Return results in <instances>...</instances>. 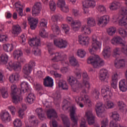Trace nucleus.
Wrapping results in <instances>:
<instances>
[{
    "label": "nucleus",
    "instance_id": "nucleus-1",
    "mask_svg": "<svg viewBox=\"0 0 127 127\" xmlns=\"http://www.w3.org/2000/svg\"><path fill=\"white\" fill-rule=\"evenodd\" d=\"M92 39L93 42L91 46L89 49V51L92 56L88 58L87 63L88 64H91L94 68H100L105 65V62L101 59L98 55H95V52L98 49H101L102 43L98 41V38L95 35L92 36Z\"/></svg>",
    "mask_w": 127,
    "mask_h": 127
},
{
    "label": "nucleus",
    "instance_id": "nucleus-2",
    "mask_svg": "<svg viewBox=\"0 0 127 127\" xmlns=\"http://www.w3.org/2000/svg\"><path fill=\"white\" fill-rule=\"evenodd\" d=\"M49 53L51 55H54V57L51 59L53 62H59L62 61V65L64 67L61 68V71L63 73H66L68 71V68L67 67L69 66V63L67 61V55L64 52H60L56 53H53V50H54V47H53V44L49 43L47 45Z\"/></svg>",
    "mask_w": 127,
    "mask_h": 127
},
{
    "label": "nucleus",
    "instance_id": "nucleus-3",
    "mask_svg": "<svg viewBox=\"0 0 127 127\" xmlns=\"http://www.w3.org/2000/svg\"><path fill=\"white\" fill-rule=\"evenodd\" d=\"M21 88L17 90V87L15 85H12L11 86L12 102L14 104H17L19 103L20 100H22V97L20 95L24 94L26 92H31V90H28L29 87L28 83L25 81L22 82L21 83Z\"/></svg>",
    "mask_w": 127,
    "mask_h": 127
},
{
    "label": "nucleus",
    "instance_id": "nucleus-4",
    "mask_svg": "<svg viewBox=\"0 0 127 127\" xmlns=\"http://www.w3.org/2000/svg\"><path fill=\"white\" fill-rule=\"evenodd\" d=\"M71 106V103L70 102L67 101V100H64L63 104H62V108L64 111H67L69 108H70V114L69 116L70 117V120L73 123V124H72V127H77V126L78 125V118L75 117V115H76V110L77 108H76L75 107Z\"/></svg>",
    "mask_w": 127,
    "mask_h": 127
},
{
    "label": "nucleus",
    "instance_id": "nucleus-5",
    "mask_svg": "<svg viewBox=\"0 0 127 127\" xmlns=\"http://www.w3.org/2000/svg\"><path fill=\"white\" fill-rule=\"evenodd\" d=\"M101 94L103 97L104 101L107 102L106 108V109H113L114 108V103L112 101H109V100H111L113 97V93L110 90V86L106 85L101 90Z\"/></svg>",
    "mask_w": 127,
    "mask_h": 127
},
{
    "label": "nucleus",
    "instance_id": "nucleus-6",
    "mask_svg": "<svg viewBox=\"0 0 127 127\" xmlns=\"http://www.w3.org/2000/svg\"><path fill=\"white\" fill-rule=\"evenodd\" d=\"M111 43L114 45L121 44L123 46L122 47V52L127 56V45L126 44L127 43L126 41L123 40L121 37L117 36L112 39Z\"/></svg>",
    "mask_w": 127,
    "mask_h": 127
},
{
    "label": "nucleus",
    "instance_id": "nucleus-7",
    "mask_svg": "<svg viewBox=\"0 0 127 127\" xmlns=\"http://www.w3.org/2000/svg\"><path fill=\"white\" fill-rule=\"evenodd\" d=\"M82 92L86 93V91H89L90 88H91V85H90V77L88 75L87 72L84 71L82 73Z\"/></svg>",
    "mask_w": 127,
    "mask_h": 127
},
{
    "label": "nucleus",
    "instance_id": "nucleus-8",
    "mask_svg": "<svg viewBox=\"0 0 127 127\" xmlns=\"http://www.w3.org/2000/svg\"><path fill=\"white\" fill-rule=\"evenodd\" d=\"M67 82L71 87V90L73 92H78V90L82 89V84L81 83H77V79L73 76L67 77Z\"/></svg>",
    "mask_w": 127,
    "mask_h": 127
},
{
    "label": "nucleus",
    "instance_id": "nucleus-9",
    "mask_svg": "<svg viewBox=\"0 0 127 127\" xmlns=\"http://www.w3.org/2000/svg\"><path fill=\"white\" fill-rule=\"evenodd\" d=\"M66 21L67 22L70 24L71 28L74 31H78L80 29L81 27V21L79 20L74 21L73 18L67 16L66 17Z\"/></svg>",
    "mask_w": 127,
    "mask_h": 127
},
{
    "label": "nucleus",
    "instance_id": "nucleus-10",
    "mask_svg": "<svg viewBox=\"0 0 127 127\" xmlns=\"http://www.w3.org/2000/svg\"><path fill=\"white\" fill-rule=\"evenodd\" d=\"M121 13L124 15L119 21V25L120 26H125L127 29V8L123 7L122 8Z\"/></svg>",
    "mask_w": 127,
    "mask_h": 127
},
{
    "label": "nucleus",
    "instance_id": "nucleus-11",
    "mask_svg": "<svg viewBox=\"0 0 127 127\" xmlns=\"http://www.w3.org/2000/svg\"><path fill=\"white\" fill-rule=\"evenodd\" d=\"M95 111L96 114L99 118L104 117V113H105V107L103 102H98L95 106Z\"/></svg>",
    "mask_w": 127,
    "mask_h": 127
},
{
    "label": "nucleus",
    "instance_id": "nucleus-12",
    "mask_svg": "<svg viewBox=\"0 0 127 127\" xmlns=\"http://www.w3.org/2000/svg\"><path fill=\"white\" fill-rule=\"evenodd\" d=\"M108 74H109V73L107 69L102 68L100 69L99 75V80L104 83H108V79H109Z\"/></svg>",
    "mask_w": 127,
    "mask_h": 127
},
{
    "label": "nucleus",
    "instance_id": "nucleus-13",
    "mask_svg": "<svg viewBox=\"0 0 127 127\" xmlns=\"http://www.w3.org/2000/svg\"><path fill=\"white\" fill-rule=\"evenodd\" d=\"M54 44L56 47H58V48H60L61 49L62 48H66L68 45L67 41L61 38L55 39L54 40Z\"/></svg>",
    "mask_w": 127,
    "mask_h": 127
},
{
    "label": "nucleus",
    "instance_id": "nucleus-14",
    "mask_svg": "<svg viewBox=\"0 0 127 127\" xmlns=\"http://www.w3.org/2000/svg\"><path fill=\"white\" fill-rule=\"evenodd\" d=\"M6 68L9 70L13 69L14 71H17L21 69V66L19 62L10 61L6 65Z\"/></svg>",
    "mask_w": 127,
    "mask_h": 127
},
{
    "label": "nucleus",
    "instance_id": "nucleus-15",
    "mask_svg": "<svg viewBox=\"0 0 127 127\" xmlns=\"http://www.w3.org/2000/svg\"><path fill=\"white\" fill-rule=\"evenodd\" d=\"M110 22V16L109 15H103L98 19L97 24L99 26H106Z\"/></svg>",
    "mask_w": 127,
    "mask_h": 127
},
{
    "label": "nucleus",
    "instance_id": "nucleus-16",
    "mask_svg": "<svg viewBox=\"0 0 127 127\" xmlns=\"http://www.w3.org/2000/svg\"><path fill=\"white\" fill-rule=\"evenodd\" d=\"M65 0H58L57 5L64 12H69V7L65 5Z\"/></svg>",
    "mask_w": 127,
    "mask_h": 127
},
{
    "label": "nucleus",
    "instance_id": "nucleus-17",
    "mask_svg": "<svg viewBox=\"0 0 127 127\" xmlns=\"http://www.w3.org/2000/svg\"><path fill=\"white\" fill-rule=\"evenodd\" d=\"M22 32V29L21 27L19 25H14L12 27L11 31V34L14 36H18L19 34H20Z\"/></svg>",
    "mask_w": 127,
    "mask_h": 127
},
{
    "label": "nucleus",
    "instance_id": "nucleus-18",
    "mask_svg": "<svg viewBox=\"0 0 127 127\" xmlns=\"http://www.w3.org/2000/svg\"><path fill=\"white\" fill-rule=\"evenodd\" d=\"M88 124L90 126L95 123V116L93 115L92 110L87 111L85 114Z\"/></svg>",
    "mask_w": 127,
    "mask_h": 127
},
{
    "label": "nucleus",
    "instance_id": "nucleus-19",
    "mask_svg": "<svg viewBox=\"0 0 127 127\" xmlns=\"http://www.w3.org/2000/svg\"><path fill=\"white\" fill-rule=\"evenodd\" d=\"M82 5L84 8L89 7H95L96 6V1L93 0H85L82 1Z\"/></svg>",
    "mask_w": 127,
    "mask_h": 127
},
{
    "label": "nucleus",
    "instance_id": "nucleus-20",
    "mask_svg": "<svg viewBox=\"0 0 127 127\" xmlns=\"http://www.w3.org/2000/svg\"><path fill=\"white\" fill-rule=\"evenodd\" d=\"M89 91H86V93H83V90H82V92L81 93V95H84V97L83 98V102L85 105H86V107H92V104L93 103L91 101V99H90V97H89L88 96L86 95V94L88 93Z\"/></svg>",
    "mask_w": 127,
    "mask_h": 127
},
{
    "label": "nucleus",
    "instance_id": "nucleus-21",
    "mask_svg": "<svg viewBox=\"0 0 127 127\" xmlns=\"http://www.w3.org/2000/svg\"><path fill=\"white\" fill-rule=\"evenodd\" d=\"M78 41L81 45L87 46L90 43V38L87 36L84 37L80 35L78 36Z\"/></svg>",
    "mask_w": 127,
    "mask_h": 127
},
{
    "label": "nucleus",
    "instance_id": "nucleus-22",
    "mask_svg": "<svg viewBox=\"0 0 127 127\" xmlns=\"http://www.w3.org/2000/svg\"><path fill=\"white\" fill-rule=\"evenodd\" d=\"M112 52V50L111 49V47L109 46H106L102 51V55L105 59H108V58H110V56H111V53Z\"/></svg>",
    "mask_w": 127,
    "mask_h": 127
},
{
    "label": "nucleus",
    "instance_id": "nucleus-23",
    "mask_svg": "<svg viewBox=\"0 0 127 127\" xmlns=\"http://www.w3.org/2000/svg\"><path fill=\"white\" fill-rule=\"evenodd\" d=\"M30 28L32 30H34L36 27H37V24H38V19L35 18H31L28 19Z\"/></svg>",
    "mask_w": 127,
    "mask_h": 127
},
{
    "label": "nucleus",
    "instance_id": "nucleus-24",
    "mask_svg": "<svg viewBox=\"0 0 127 127\" xmlns=\"http://www.w3.org/2000/svg\"><path fill=\"white\" fill-rule=\"evenodd\" d=\"M53 79L48 76L44 79V85L45 87H49L52 88L53 87Z\"/></svg>",
    "mask_w": 127,
    "mask_h": 127
},
{
    "label": "nucleus",
    "instance_id": "nucleus-25",
    "mask_svg": "<svg viewBox=\"0 0 127 127\" xmlns=\"http://www.w3.org/2000/svg\"><path fill=\"white\" fill-rule=\"evenodd\" d=\"M115 66L117 69H121L126 66V61L125 59H121L118 61L116 60L114 63Z\"/></svg>",
    "mask_w": 127,
    "mask_h": 127
},
{
    "label": "nucleus",
    "instance_id": "nucleus-26",
    "mask_svg": "<svg viewBox=\"0 0 127 127\" xmlns=\"http://www.w3.org/2000/svg\"><path fill=\"white\" fill-rule=\"evenodd\" d=\"M0 118L3 122H10L11 121V116L7 112H1L0 114Z\"/></svg>",
    "mask_w": 127,
    "mask_h": 127
},
{
    "label": "nucleus",
    "instance_id": "nucleus-27",
    "mask_svg": "<svg viewBox=\"0 0 127 127\" xmlns=\"http://www.w3.org/2000/svg\"><path fill=\"white\" fill-rule=\"evenodd\" d=\"M29 44L31 47H37L40 44V39L33 38L29 41Z\"/></svg>",
    "mask_w": 127,
    "mask_h": 127
},
{
    "label": "nucleus",
    "instance_id": "nucleus-28",
    "mask_svg": "<svg viewBox=\"0 0 127 127\" xmlns=\"http://www.w3.org/2000/svg\"><path fill=\"white\" fill-rule=\"evenodd\" d=\"M47 116L48 119H51V118H54L57 119L58 116H57V113L54 109H49L47 111Z\"/></svg>",
    "mask_w": 127,
    "mask_h": 127
},
{
    "label": "nucleus",
    "instance_id": "nucleus-29",
    "mask_svg": "<svg viewBox=\"0 0 127 127\" xmlns=\"http://www.w3.org/2000/svg\"><path fill=\"white\" fill-rule=\"evenodd\" d=\"M61 118L65 127H70L71 123L70 122V120L68 118V116L62 115Z\"/></svg>",
    "mask_w": 127,
    "mask_h": 127
},
{
    "label": "nucleus",
    "instance_id": "nucleus-30",
    "mask_svg": "<svg viewBox=\"0 0 127 127\" xmlns=\"http://www.w3.org/2000/svg\"><path fill=\"white\" fill-rule=\"evenodd\" d=\"M81 30L82 33H84V34H85L86 35L91 34V32H92L91 28H90L88 25L82 26Z\"/></svg>",
    "mask_w": 127,
    "mask_h": 127
},
{
    "label": "nucleus",
    "instance_id": "nucleus-31",
    "mask_svg": "<svg viewBox=\"0 0 127 127\" xmlns=\"http://www.w3.org/2000/svg\"><path fill=\"white\" fill-rule=\"evenodd\" d=\"M13 45L12 44H5L3 45V49L6 52H11L13 50Z\"/></svg>",
    "mask_w": 127,
    "mask_h": 127
},
{
    "label": "nucleus",
    "instance_id": "nucleus-32",
    "mask_svg": "<svg viewBox=\"0 0 127 127\" xmlns=\"http://www.w3.org/2000/svg\"><path fill=\"white\" fill-rule=\"evenodd\" d=\"M116 32H117V28L116 27L111 26L107 29V33L110 36L115 35Z\"/></svg>",
    "mask_w": 127,
    "mask_h": 127
},
{
    "label": "nucleus",
    "instance_id": "nucleus-33",
    "mask_svg": "<svg viewBox=\"0 0 127 127\" xmlns=\"http://www.w3.org/2000/svg\"><path fill=\"white\" fill-rule=\"evenodd\" d=\"M125 82L126 80L125 79L119 82V89L122 92H127V88Z\"/></svg>",
    "mask_w": 127,
    "mask_h": 127
},
{
    "label": "nucleus",
    "instance_id": "nucleus-34",
    "mask_svg": "<svg viewBox=\"0 0 127 127\" xmlns=\"http://www.w3.org/2000/svg\"><path fill=\"white\" fill-rule=\"evenodd\" d=\"M32 71V69L30 68V66L28 64H26L23 67V72L27 76H28L31 73Z\"/></svg>",
    "mask_w": 127,
    "mask_h": 127
},
{
    "label": "nucleus",
    "instance_id": "nucleus-35",
    "mask_svg": "<svg viewBox=\"0 0 127 127\" xmlns=\"http://www.w3.org/2000/svg\"><path fill=\"white\" fill-rule=\"evenodd\" d=\"M36 113H37L38 117L42 121H43V120L45 119V115L42 113H43V110H42V108H37L36 110Z\"/></svg>",
    "mask_w": 127,
    "mask_h": 127
},
{
    "label": "nucleus",
    "instance_id": "nucleus-36",
    "mask_svg": "<svg viewBox=\"0 0 127 127\" xmlns=\"http://www.w3.org/2000/svg\"><path fill=\"white\" fill-rule=\"evenodd\" d=\"M111 118L114 120V122H119V121L121 120V118H120V115L117 112H113L110 114Z\"/></svg>",
    "mask_w": 127,
    "mask_h": 127
},
{
    "label": "nucleus",
    "instance_id": "nucleus-37",
    "mask_svg": "<svg viewBox=\"0 0 127 127\" xmlns=\"http://www.w3.org/2000/svg\"><path fill=\"white\" fill-rule=\"evenodd\" d=\"M0 93L4 99H6L8 97V91H7V89L5 87H2L0 89Z\"/></svg>",
    "mask_w": 127,
    "mask_h": 127
},
{
    "label": "nucleus",
    "instance_id": "nucleus-38",
    "mask_svg": "<svg viewBox=\"0 0 127 127\" xmlns=\"http://www.w3.org/2000/svg\"><path fill=\"white\" fill-rule=\"evenodd\" d=\"M87 23L88 26H95L96 25V20L93 17H88L87 19Z\"/></svg>",
    "mask_w": 127,
    "mask_h": 127
},
{
    "label": "nucleus",
    "instance_id": "nucleus-39",
    "mask_svg": "<svg viewBox=\"0 0 127 127\" xmlns=\"http://www.w3.org/2000/svg\"><path fill=\"white\" fill-rule=\"evenodd\" d=\"M34 100H35V96H34V94L32 93H29L27 97V101L28 104H33Z\"/></svg>",
    "mask_w": 127,
    "mask_h": 127
},
{
    "label": "nucleus",
    "instance_id": "nucleus-40",
    "mask_svg": "<svg viewBox=\"0 0 127 127\" xmlns=\"http://www.w3.org/2000/svg\"><path fill=\"white\" fill-rule=\"evenodd\" d=\"M59 87L62 88L63 90H68V85L67 82L64 80H60L59 82Z\"/></svg>",
    "mask_w": 127,
    "mask_h": 127
},
{
    "label": "nucleus",
    "instance_id": "nucleus-41",
    "mask_svg": "<svg viewBox=\"0 0 127 127\" xmlns=\"http://www.w3.org/2000/svg\"><path fill=\"white\" fill-rule=\"evenodd\" d=\"M52 29L56 35H59L60 34V28L56 24L52 25Z\"/></svg>",
    "mask_w": 127,
    "mask_h": 127
},
{
    "label": "nucleus",
    "instance_id": "nucleus-42",
    "mask_svg": "<svg viewBox=\"0 0 127 127\" xmlns=\"http://www.w3.org/2000/svg\"><path fill=\"white\" fill-rule=\"evenodd\" d=\"M13 55L14 58L18 59L23 55V53L21 50H17L14 51Z\"/></svg>",
    "mask_w": 127,
    "mask_h": 127
},
{
    "label": "nucleus",
    "instance_id": "nucleus-43",
    "mask_svg": "<svg viewBox=\"0 0 127 127\" xmlns=\"http://www.w3.org/2000/svg\"><path fill=\"white\" fill-rule=\"evenodd\" d=\"M8 61V56L5 54H2L0 56V62L1 64H6Z\"/></svg>",
    "mask_w": 127,
    "mask_h": 127
},
{
    "label": "nucleus",
    "instance_id": "nucleus-44",
    "mask_svg": "<svg viewBox=\"0 0 127 127\" xmlns=\"http://www.w3.org/2000/svg\"><path fill=\"white\" fill-rule=\"evenodd\" d=\"M18 78H19V75L18 73H14L9 76V81L11 83H13L15 81H17Z\"/></svg>",
    "mask_w": 127,
    "mask_h": 127
},
{
    "label": "nucleus",
    "instance_id": "nucleus-45",
    "mask_svg": "<svg viewBox=\"0 0 127 127\" xmlns=\"http://www.w3.org/2000/svg\"><path fill=\"white\" fill-rule=\"evenodd\" d=\"M77 55L78 57H80V58H84V57L86 56V52L84 49H78L77 51Z\"/></svg>",
    "mask_w": 127,
    "mask_h": 127
},
{
    "label": "nucleus",
    "instance_id": "nucleus-46",
    "mask_svg": "<svg viewBox=\"0 0 127 127\" xmlns=\"http://www.w3.org/2000/svg\"><path fill=\"white\" fill-rule=\"evenodd\" d=\"M83 100H84V98L82 97L77 96L75 98V102H76L77 105L80 108H84V104H83L82 103L80 102Z\"/></svg>",
    "mask_w": 127,
    "mask_h": 127
},
{
    "label": "nucleus",
    "instance_id": "nucleus-47",
    "mask_svg": "<svg viewBox=\"0 0 127 127\" xmlns=\"http://www.w3.org/2000/svg\"><path fill=\"white\" fill-rule=\"evenodd\" d=\"M118 32L119 34L123 37V38H126L127 37V32L125 29H123V28H119L118 29Z\"/></svg>",
    "mask_w": 127,
    "mask_h": 127
},
{
    "label": "nucleus",
    "instance_id": "nucleus-48",
    "mask_svg": "<svg viewBox=\"0 0 127 127\" xmlns=\"http://www.w3.org/2000/svg\"><path fill=\"white\" fill-rule=\"evenodd\" d=\"M117 105L120 111L124 112V110H125V108L126 107V103L123 101H119L117 102Z\"/></svg>",
    "mask_w": 127,
    "mask_h": 127
},
{
    "label": "nucleus",
    "instance_id": "nucleus-49",
    "mask_svg": "<svg viewBox=\"0 0 127 127\" xmlns=\"http://www.w3.org/2000/svg\"><path fill=\"white\" fill-rule=\"evenodd\" d=\"M26 38H27V36L25 34H22L19 37L20 42L22 44H25V42L26 41Z\"/></svg>",
    "mask_w": 127,
    "mask_h": 127
},
{
    "label": "nucleus",
    "instance_id": "nucleus-50",
    "mask_svg": "<svg viewBox=\"0 0 127 127\" xmlns=\"http://www.w3.org/2000/svg\"><path fill=\"white\" fill-rule=\"evenodd\" d=\"M91 96L96 99V100H98L99 99V97L100 96V92L99 90L97 89H95L94 90L92 91L91 93Z\"/></svg>",
    "mask_w": 127,
    "mask_h": 127
},
{
    "label": "nucleus",
    "instance_id": "nucleus-51",
    "mask_svg": "<svg viewBox=\"0 0 127 127\" xmlns=\"http://www.w3.org/2000/svg\"><path fill=\"white\" fill-rule=\"evenodd\" d=\"M75 75L76 79H81L82 78V71L80 68H76L75 70Z\"/></svg>",
    "mask_w": 127,
    "mask_h": 127
},
{
    "label": "nucleus",
    "instance_id": "nucleus-52",
    "mask_svg": "<svg viewBox=\"0 0 127 127\" xmlns=\"http://www.w3.org/2000/svg\"><path fill=\"white\" fill-rule=\"evenodd\" d=\"M120 3L118 2H113L109 6V8L111 10H114L115 9H117L118 7H119V5Z\"/></svg>",
    "mask_w": 127,
    "mask_h": 127
},
{
    "label": "nucleus",
    "instance_id": "nucleus-53",
    "mask_svg": "<svg viewBox=\"0 0 127 127\" xmlns=\"http://www.w3.org/2000/svg\"><path fill=\"white\" fill-rule=\"evenodd\" d=\"M97 9L100 12V13H105L107 11L106 7L103 5H99L97 7Z\"/></svg>",
    "mask_w": 127,
    "mask_h": 127
},
{
    "label": "nucleus",
    "instance_id": "nucleus-54",
    "mask_svg": "<svg viewBox=\"0 0 127 127\" xmlns=\"http://www.w3.org/2000/svg\"><path fill=\"white\" fill-rule=\"evenodd\" d=\"M14 126L15 127H21L22 126V123L21 122V120L18 119H16L13 121Z\"/></svg>",
    "mask_w": 127,
    "mask_h": 127
},
{
    "label": "nucleus",
    "instance_id": "nucleus-55",
    "mask_svg": "<svg viewBox=\"0 0 127 127\" xmlns=\"http://www.w3.org/2000/svg\"><path fill=\"white\" fill-rule=\"evenodd\" d=\"M69 62L72 66H77L78 64V61L74 57L69 58Z\"/></svg>",
    "mask_w": 127,
    "mask_h": 127
},
{
    "label": "nucleus",
    "instance_id": "nucleus-56",
    "mask_svg": "<svg viewBox=\"0 0 127 127\" xmlns=\"http://www.w3.org/2000/svg\"><path fill=\"white\" fill-rule=\"evenodd\" d=\"M49 6L50 9L52 10L53 11H55L56 9V3L53 0H51L49 2Z\"/></svg>",
    "mask_w": 127,
    "mask_h": 127
},
{
    "label": "nucleus",
    "instance_id": "nucleus-57",
    "mask_svg": "<svg viewBox=\"0 0 127 127\" xmlns=\"http://www.w3.org/2000/svg\"><path fill=\"white\" fill-rule=\"evenodd\" d=\"M29 121L32 123V124H34V125H36V124H38V120L36 117L33 115L30 116Z\"/></svg>",
    "mask_w": 127,
    "mask_h": 127
},
{
    "label": "nucleus",
    "instance_id": "nucleus-58",
    "mask_svg": "<svg viewBox=\"0 0 127 127\" xmlns=\"http://www.w3.org/2000/svg\"><path fill=\"white\" fill-rule=\"evenodd\" d=\"M40 10H41L33 7L32 11L33 16H38L39 13H40Z\"/></svg>",
    "mask_w": 127,
    "mask_h": 127
},
{
    "label": "nucleus",
    "instance_id": "nucleus-59",
    "mask_svg": "<svg viewBox=\"0 0 127 127\" xmlns=\"http://www.w3.org/2000/svg\"><path fill=\"white\" fill-rule=\"evenodd\" d=\"M40 35L43 38H45L48 36V34L46 33V31H45V29H42L40 30Z\"/></svg>",
    "mask_w": 127,
    "mask_h": 127
},
{
    "label": "nucleus",
    "instance_id": "nucleus-60",
    "mask_svg": "<svg viewBox=\"0 0 127 127\" xmlns=\"http://www.w3.org/2000/svg\"><path fill=\"white\" fill-rule=\"evenodd\" d=\"M62 28L65 34H68L70 31V28L67 24H63Z\"/></svg>",
    "mask_w": 127,
    "mask_h": 127
},
{
    "label": "nucleus",
    "instance_id": "nucleus-61",
    "mask_svg": "<svg viewBox=\"0 0 127 127\" xmlns=\"http://www.w3.org/2000/svg\"><path fill=\"white\" fill-rule=\"evenodd\" d=\"M8 38L5 35H0V42H7Z\"/></svg>",
    "mask_w": 127,
    "mask_h": 127
},
{
    "label": "nucleus",
    "instance_id": "nucleus-62",
    "mask_svg": "<svg viewBox=\"0 0 127 127\" xmlns=\"http://www.w3.org/2000/svg\"><path fill=\"white\" fill-rule=\"evenodd\" d=\"M47 22L48 21L47 19H42L40 23V25L41 27H46L47 26Z\"/></svg>",
    "mask_w": 127,
    "mask_h": 127
},
{
    "label": "nucleus",
    "instance_id": "nucleus-63",
    "mask_svg": "<svg viewBox=\"0 0 127 127\" xmlns=\"http://www.w3.org/2000/svg\"><path fill=\"white\" fill-rule=\"evenodd\" d=\"M41 51L37 47H35L33 49V53L36 56H37V55H40Z\"/></svg>",
    "mask_w": 127,
    "mask_h": 127
},
{
    "label": "nucleus",
    "instance_id": "nucleus-64",
    "mask_svg": "<svg viewBox=\"0 0 127 127\" xmlns=\"http://www.w3.org/2000/svg\"><path fill=\"white\" fill-rule=\"evenodd\" d=\"M121 49L120 48H116L114 50V54L113 56L114 57H116L117 55H120L121 53Z\"/></svg>",
    "mask_w": 127,
    "mask_h": 127
}]
</instances>
